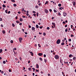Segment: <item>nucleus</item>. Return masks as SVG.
Here are the masks:
<instances>
[{
    "instance_id": "obj_1",
    "label": "nucleus",
    "mask_w": 76,
    "mask_h": 76,
    "mask_svg": "<svg viewBox=\"0 0 76 76\" xmlns=\"http://www.w3.org/2000/svg\"><path fill=\"white\" fill-rule=\"evenodd\" d=\"M55 58L56 59H58L59 58V56L58 55H56L55 56Z\"/></svg>"
},
{
    "instance_id": "obj_2",
    "label": "nucleus",
    "mask_w": 76,
    "mask_h": 76,
    "mask_svg": "<svg viewBox=\"0 0 76 76\" xmlns=\"http://www.w3.org/2000/svg\"><path fill=\"white\" fill-rule=\"evenodd\" d=\"M61 42V40H60V39H58V40H57V42H56V43L57 44H59V43H60Z\"/></svg>"
},
{
    "instance_id": "obj_3",
    "label": "nucleus",
    "mask_w": 76,
    "mask_h": 76,
    "mask_svg": "<svg viewBox=\"0 0 76 76\" xmlns=\"http://www.w3.org/2000/svg\"><path fill=\"white\" fill-rule=\"evenodd\" d=\"M44 11L46 13H48V10L45 9Z\"/></svg>"
},
{
    "instance_id": "obj_4",
    "label": "nucleus",
    "mask_w": 76,
    "mask_h": 76,
    "mask_svg": "<svg viewBox=\"0 0 76 76\" xmlns=\"http://www.w3.org/2000/svg\"><path fill=\"white\" fill-rule=\"evenodd\" d=\"M60 62L61 63V64H62L63 63V60L62 59H60Z\"/></svg>"
},
{
    "instance_id": "obj_5",
    "label": "nucleus",
    "mask_w": 76,
    "mask_h": 76,
    "mask_svg": "<svg viewBox=\"0 0 76 76\" xmlns=\"http://www.w3.org/2000/svg\"><path fill=\"white\" fill-rule=\"evenodd\" d=\"M43 53H38V55L39 56H41L43 55Z\"/></svg>"
},
{
    "instance_id": "obj_6",
    "label": "nucleus",
    "mask_w": 76,
    "mask_h": 76,
    "mask_svg": "<svg viewBox=\"0 0 76 76\" xmlns=\"http://www.w3.org/2000/svg\"><path fill=\"white\" fill-rule=\"evenodd\" d=\"M67 13H66L65 12H64L63 15L64 16V17H66V16Z\"/></svg>"
},
{
    "instance_id": "obj_7",
    "label": "nucleus",
    "mask_w": 76,
    "mask_h": 76,
    "mask_svg": "<svg viewBox=\"0 0 76 76\" xmlns=\"http://www.w3.org/2000/svg\"><path fill=\"white\" fill-rule=\"evenodd\" d=\"M72 3L74 6H75V5H76V3L75 1H73Z\"/></svg>"
},
{
    "instance_id": "obj_8",
    "label": "nucleus",
    "mask_w": 76,
    "mask_h": 76,
    "mask_svg": "<svg viewBox=\"0 0 76 76\" xmlns=\"http://www.w3.org/2000/svg\"><path fill=\"white\" fill-rule=\"evenodd\" d=\"M31 29L32 31L34 30V31H35V28L34 27H32L31 28Z\"/></svg>"
},
{
    "instance_id": "obj_9",
    "label": "nucleus",
    "mask_w": 76,
    "mask_h": 76,
    "mask_svg": "<svg viewBox=\"0 0 76 76\" xmlns=\"http://www.w3.org/2000/svg\"><path fill=\"white\" fill-rule=\"evenodd\" d=\"M52 25H53L54 26L55 28L56 24H55V23H53V22H52Z\"/></svg>"
},
{
    "instance_id": "obj_10",
    "label": "nucleus",
    "mask_w": 76,
    "mask_h": 76,
    "mask_svg": "<svg viewBox=\"0 0 76 76\" xmlns=\"http://www.w3.org/2000/svg\"><path fill=\"white\" fill-rule=\"evenodd\" d=\"M69 58H72V57H73V56H72V54H70L69 56Z\"/></svg>"
},
{
    "instance_id": "obj_11",
    "label": "nucleus",
    "mask_w": 76,
    "mask_h": 76,
    "mask_svg": "<svg viewBox=\"0 0 76 76\" xmlns=\"http://www.w3.org/2000/svg\"><path fill=\"white\" fill-rule=\"evenodd\" d=\"M36 66L37 68H39V65L38 64H36Z\"/></svg>"
},
{
    "instance_id": "obj_12",
    "label": "nucleus",
    "mask_w": 76,
    "mask_h": 76,
    "mask_svg": "<svg viewBox=\"0 0 76 76\" xmlns=\"http://www.w3.org/2000/svg\"><path fill=\"white\" fill-rule=\"evenodd\" d=\"M22 40H23L22 38L20 37L19 38V40H20L21 41H22Z\"/></svg>"
},
{
    "instance_id": "obj_13",
    "label": "nucleus",
    "mask_w": 76,
    "mask_h": 76,
    "mask_svg": "<svg viewBox=\"0 0 76 76\" xmlns=\"http://www.w3.org/2000/svg\"><path fill=\"white\" fill-rule=\"evenodd\" d=\"M28 70L30 71H31V70L32 69L31 68H28Z\"/></svg>"
},
{
    "instance_id": "obj_14",
    "label": "nucleus",
    "mask_w": 76,
    "mask_h": 76,
    "mask_svg": "<svg viewBox=\"0 0 76 76\" xmlns=\"http://www.w3.org/2000/svg\"><path fill=\"white\" fill-rule=\"evenodd\" d=\"M36 28H39V26L38 25H36Z\"/></svg>"
},
{
    "instance_id": "obj_15",
    "label": "nucleus",
    "mask_w": 76,
    "mask_h": 76,
    "mask_svg": "<svg viewBox=\"0 0 76 76\" xmlns=\"http://www.w3.org/2000/svg\"><path fill=\"white\" fill-rule=\"evenodd\" d=\"M44 61L45 63H46L47 62V59H44Z\"/></svg>"
},
{
    "instance_id": "obj_16",
    "label": "nucleus",
    "mask_w": 76,
    "mask_h": 76,
    "mask_svg": "<svg viewBox=\"0 0 76 76\" xmlns=\"http://www.w3.org/2000/svg\"><path fill=\"white\" fill-rule=\"evenodd\" d=\"M30 53L31 54V56H33L34 53L33 52H30Z\"/></svg>"
},
{
    "instance_id": "obj_17",
    "label": "nucleus",
    "mask_w": 76,
    "mask_h": 76,
    "mask_svg": "<svg viewBox=\"0 0 76 76\" xmlns=\"http://www.w3.org/2000/svg\"><path fill=\"white\" fill-rule=\"evenodd\" d=\"M58 6H59V7H61V4H58Z\"/></svg>"
},
{
    "instance_id": "obj_18",
    "label": "nucleus",
    "mask_w": 76,
    "mask_h": 76,
    "mask_svg": "<svg viewBox=\"0 0 76 76\" xmlns=\"http://www.w3.org/2000/svg\"><path fill=\"white\" fill-rule=\"evenodd\" d=\"M3 51V50H2V49H0V53H2V52Z\"/></svg>"
},
{
    "instance_id": "obj_19",
    "label": "nucleus",
    "mask_w": 76,
    "mask_h": 76,
    "mask_svg": "<svg viewBox=\"0 0 76 76\" xmlns=\"http://www.w3.org/2000/svg\"><path fill=\"white\" fill-rule=\"evenodd\" d=\"M2 6L3 7H4V8H5L6 7V6L4 4H3V5H2Z\"/></svg>"
},
{
    "instance_id": "obj_20",
    "label": "nucleus",
    "mask_w": 76,
    "mask_h": 76,
    "mask_svg": "<svg viewBox=\"0 0 76 76\" xmlns=\"http://www.w3.org/2000/svg\"><path fill=\"white\" fill-rule=\"evenodd\" d=\"M64 44H65L64 42H62V43H61V45H64Z\"/></svg>"
},
{
    "instance_id": "obj_21",
    "label": "nucleus",
    "mask_w": 76,
    "mask_h": 76,
    "mask_svg": "<svg viewBox=\"0 0 76 76\" xmlns=\"http://www.w3.org/2000/svg\"><path fill=\"white\" fill-rule=\"evenodd\" d=\"M48 1H46V2L45 3V5L47 4H48Z\"/></svg>"
},
{
    "instance_id": "obj_22",
    "label": "nucleus",
    "mask_w": 76,
    "mask_h": 76,
    "mask_svg": "<svg viewBox=\"0 0 76 76\" xmlns=\"http://www.w3.org/2000/svg\"><path fill=\"white\" fill-rule=\"evenodd\" d=\"M13 6H15V7H16L17 6V4H13Z\"/></svg>"
},
{
    "instance_id": "obj_23",
    "label": "nucleus",
    "mask_w": 76,
    "mask_h": 76,
    "mask_svg": "<svg viewBox=\"0 0 76 76\" xmlns=\"http://www.w3.org/2000/svg\"><path fill=\"white\" fill-rule=\"evenodd\" d=\"M3 64H5L6 63V62L5 61H3Z\"/></svg>"
},
{
    "instance_id": "obj_24",
    "label": "nucleus",
    "mask_w": 76,
    "mask_h": 76,
    "mask_svg": "<svg viewBox=\"0 0 76 76\" xmlns=\"http://www.w3.org/2000/svg\"><path fill=\"white\" fill-rule=\"evenodd\" d=\"M23 20H22V18H20V21H22Z\"/></svg>"
},
{
    "instance_id": "obj_25",
    "label": "nucleus",
    "mask_w": 76,
    "mask_h": 76,
    "mask_svg": "<svg viewBox=\"0 0 76 76\" xmlns=\"http://www.w3.org/2000/svg\"><path fill=\"white\" fill-rule=\"evenodd\" d=\"M12 26H13V27H14L15 26V24H14V23H12Z\"/></svg>"
},
{
    "instance_id": "obj_26",
    "label": "nucleus",
    "mask_w": 76,
    "mask_h": 76,
    "mask_svg": "<svg viewBox=\"0 0 76 76\" xmlns=\"http://www.w3.org/2000/svg\"><path fill=\"white\" fill-rule=\"evenodd\" d=\"M2 32H3V34H5V31H4V30H3V31H2Z\"/></svg>"
},
{
    "instance_id": "obj_27",
    "label": "nucleus",
    "mask_w": 76,
    "mask_h": 76,
    "mask_svg": "<svg viewBox=\"0 0 76 76\" xmlns=\"http://www.w3.org/2000/svg\"><path fill=\"white\" fill-rule=\"evenodd\" d=\"M58 15H59L60 16H61V13L60 12H58Z\"/></svg>"
},
{
    "instance_id": "obj_28",
    "label": "nucleus",
    "mask_w": 76,
    "mask_h": 76,
    "mask_svg": "<svg viewBox=\"0 0 76 76\" xmlns=\"http://www.w3.org/2000/svg\"><path fill=\"white\" fill-rule=\"evenodd\" d=\"M10 42L11 43H12L13 42V41L12 40H11V41H10Z\"/></svg>"
},
{
    "instance_id": "obj_29",
    "label": "nucleus",
    "mask_w": 76,
    "mask_h": 76,
    "mask_svg": "<svg viewBox=\"0 0 76 76\" xmlns=\"http://www.w3.org/2000/svg\"><path fill=\"white\" fill-rule=\"evenodd\" d=\"M39 59H40L41 61H42V58H39Z\"/></svg>"
},
{
    "instance_id": "obj_30",
    "label": "nucleus",
    "mask_w": 76,
    "mask_h": 76,
    "mask_svg": "<svg viewBox=\"0 0 76 76\" xmlns=\"http://www.w3.org/2000/svg\"><path fill=\"white\" fill-rule=\"evenodd\" d=\"M53 11L54 12H57V10H54Z\"/></svg>"
},
{
    "instance_id": "obj_31",
    "label": "nucleus",
    "mask_w": 76,
    "mask_h": 76,
    "mask_svg": "<svg viewBox=\"0 0 76 76\" xmlns=\"http://www.w3.org/2000/svg\"><path fill=\"white\" fill-rule=\"evenodd\" d=\"M8 11V10H5V12L6 13H7V11Z\"/></svg>"
},
{
    "instance_id": "obj_32",
    "label": "nucleus",
    "mask_w": 76,
    "mask_h": 76,
    "mask_svg": "<svg viewBox=\"0 0 76 76\" xmlns=\"http://www.w3.org/2000/svg\"><path fill=\"white\" fill-rule=\"evenodd\" d=\"M42 28H43V26H40L39 27V28H40V29Z\"/></svg>"
},
{
    "instance_id": "obj_33",
    "label": "nucleus",
    "mask_w": 76,
    "mask_h": 76,
    "mask_svg": "<svg viewBox=\"0 0 76 76\" xmlns=\"http://www.w3.org/2000/svg\"><path fill=\"white\" fill-rule=\"evenodd\" d=\"M72 41L71 39H69V42H71Z\"/></svg>"
},
{
    "instance_id": "obj_34",
    "label": "nucleus",
    "mask_w": 76,
    "mask_h": 76,
    "mask_svg": "<svg viewBox=\"0 0 76 76\" xmlns=\"http://www.w3.org/2000/svg\"><path fill=\"white\" fill-rule=\"evenodd\" d=\"M43 35H44V36H45L46 35V34L45 33H43Z\"/></svg>"
},
{
    "instance_id": "obj_35",
    "label": "nucleus",
    "mask_w": 76,
    "mask_h": 76,
    "mask_svg": "<svg viewBox=\"0 0 76 76\" xmlns=\"http://www.w3.org/2000/svg\"><path fill=\"white\" fill-rule=\"evenodd\" d=\"M11 1L12 2H15V1L14 0H11Z\"/></svg>"
},
{
    "instance_id": "obj_36",
    "label": "nucleus",
    "mask_w": 76,
    "mask_h": 76,
    "mask_svg": "<svg viewBox=\"0 0 76 76\" xmlns=\"http://www.w3.org/2000/svg\"><path fill=\"white\" fill-rule=\"evenodd\" d=\"M64 64H68V62L67 61V62H65V61H64Z\"/></svg>"
},
{
    "instance_id": "obj_37",
    "label": "nucleus",
    "mask_w": 76,
    "mask_h": 76,
    "mask_svg": "<svg viewBox=\"0 0 76 76\" xmlns=\"http://www.w3.org/2000/svg\"><path fill=\"white\" fill-rule=\"evenodd\" d=\"M38 6L37 5L36 6H35V8H38Z\"/></svg>"
},
{
    "instance_id": "obj_38",
    "label": "nucleus",
    "mask_w": 76,
    "mask_h": 76,
    "mask_svg": "<svg viewBox=\"0 0 76 76\" xmlns=\"http://www.w3.org/2000/svg\"><path fill=\"white\" fill-rule=\"evenodd\" d=\"M68 31V30L67 29V28L65 30V31L66 32H67Z\"/></svg>"
},
{
    "instance_id": "obj_39",
    "label": "nucleus",
    "mask_w": 76,
    "mask_h": 76,
    "mask_svg": "<svg viewBox=\"0 0 76 76\" xmlns=\"http://www.w3.org/2000/svg\"><path fill=\"white\" fill-rule=\"evenodd\" d=\"M76 59V57H74L73 58V60H75Z\"/></svg>"
},
{
    "instance_id": "obj_40",
    "label": "nucleus",
    "mask_w": 76,
    "mask_h": 76,
    "mask_svg": "<svg viewBox=\"0 0 76 76\" xmlns=\"http://www.w3.org/2000/svg\"><path fill=\"white\" fill-rule=\"evenodd\" d=\"M49 11H50V12H51L52 11V9H49Z\"/></svg>"
},
{
    "instance_id": "obj_41",
    "label": "nucleus",
    "mask_w": 76,
    "mask_h": 76,
    "mask_svg": "<svg viewBox=\"0 0 76 76\" xmlns=\"http://www.w3.org/2000/svg\"><path fill=\"white\" fill-rule=\"evenodd\" d=\"M73 25H71V28L73 29V27H73Z\"/></svg>"
},
{
    "instance_id": "obj_42",
    "label": "nucleus",
    "mask_w": 76,
    "mask_h": 76,
    "mask_svg": "<svg viewBox=\"0 0 76 76\" xmlns=\"http://www.w3.org/2000/svg\"><path fill=\"white\" fill-rule=\"evenodd\" d=\"M46 55L45 54H44V57H46Z\"/></svg>"
},
{
    "instance_id": "obj_43",
    "label": "nucleus",
    "mask_w": 76,
    "mask_h": 76,
    "mask_svg": "<svg viewBox=\"0 0 76 76\" xmlns=\"http://www.w3.org/2000/svg\"><path fill=\"white\" fill-rule=\"evenodd\" d=\"M33 15L34 16H36V14H33Z\"/></svg>"
},
{
    "instance_id": "obj_44",
    "label": "nucleus",
    "mask_w": 76,
    "mask_h": 76,
    "mask_svg": "<svg viewBox=\"0 0 76 76\" xmlns=\"http://www.w3.org/2000/svg\"><path fill=\"white\" fill-rule=\"evenodd\" d=\"M33 13H36V12H35V11H34V10H33Z\"/></svg>"
},
{
    "instance_id": "obj_45",
    "label": "nucleus",
    "mask_w": 76,
    "mask_h": 76,
    "mask_svg": "<svg viewBox=\"0 0 76 76\" xmlns=\"http://www.w3.org/2000/svg\"><path fill=\"white\" fill-rule=\"evenodd\" d=\"M72 59H71V58L69 59V61H72Z\"/></svg>"
},
{
    "instance_id": "obj_46",
    "label": "nucleus",
    "mask_w": 76,
    "mask_h": 76,
    "mask_svg": "<svg viewBox=\"0 0 76 76\" xmlns=\"http://www.w3.org/2000/svg\"><path fill=\"white\" fill-rule=\"evenodd\" d=\"M47 29L48 30L50 29V27H47Z\"/></svg>"
},
{
    "instance_id": "obj_47",
    "label": "nucleus",
    "mask_w": 76,
    "mask_h": 76,
    "mask_svg": "<svg viewBox=\"0 0 76 76\" xmlns=\"http://www.w3.org/2000/svg\"><path fill=\"white\" fill-rule=\"evenodd\" d=\"M37 16H39V13L37 12Z\"/></svg>"
},
{
    "instance_id": "obj_48",
    "label": "nucleus",
    "mask_w": 76,
    "mask_h": 76,
    "mask_svg": "<svg viewBox=\"0 0 76 76\" xmlns=\"http://www.w3.org/2000/svg\"><path fill=\"white\" fill-rule=\"evenodd\" d=\"M2 19L1 18H0V21H2Z\"/></svg>"
},
{
    "instance_id": "obj_49",
    "label": "nucleus",
    "mask_w": 76,
    "mask_h": 76,
    "mask_svg": "<svg viewBox=\"0 0 76 76\" xmlns=\"http://www.w3.org/2000/svg\"><path fill=\"white\" fill-rule=\"evenodd\" d=\"M59 9H60V10H61L62 11V9H61V7H60Z\"/></svg>"
},
{
    "instance_id": "obj_50",
    "label": "nucleus",
    "mask_w": 76,
    "mask_h": 76,
    "mask_svg": "<svg viewBox=\"0 0 76 76\" xmlns=\"http://www.w3.org/2000/svg\"><path fill=\"white\" fill-rule=\"evenodd\" d=\"M13 52H14L15 54H16V52H15V51L14 50H13Z\"/></svg>"
},
{
    "instance_id": "obj_51",
    "label": "nucleus",
    "mask_w": 76,
    "mask_h": 76,
    "mask_svg": "<svg viewBox=\"0 0 76 76\" xmlns=\"http://www.w3.org/2000/svg\"><path fill=\"white\" fill-rule=\"evenodd\" d=\"M19 24L20 25H22V23H19Z\"/></svg>"
},
{
    "instance_id": "obj_52",
    "label": "nucleus",
    "mask_w": 76,
    "mask_h": 76,
    "mask_svg": "<svg viewBox=\"0 0 76 76\" xmlns=\"http://www.w3.org/2000/svg\"><path fill=\"white\" fill-rule=\"evenodd\" d=\"M38 45L39 46V47H41V46L40 45V44H38Z\"/></svg>"
},
{
    "instance_id": "obj_53",
    "label": "nucleus",
    "mask_w": 76,
    "mask_h": 76,
    "mask_svg": "<svg viewBox=\"0 0 76 76\" xmlns=\"http://www.w3.org/2000/svg\"><path fill=\"white\" fill-rule=\"evenodd\" d=\"M18 14H20L21 12H18Z\"/></svg>"
},
{
    "instance_id": "obj_54",
    "label": "nucleus",
    "mask_w": 76,
    "mask_h": 76,
    "mask_svg": "<svg viewBox=\"0 0 76 76\" xmlns=\"http://www.w3.org/2000/svg\"><path fill=\"white\" fill-rule=\"evenodd\" d=\"M28 27L29 28H31V26H30V25L28 26Z\"/></svg>"
},
{
    "instance_id": "obj_55",
    "label": "nucleus",
    "mask_w": 76,
    "mask_h": 76,
    "mask_svg": "<svg viewBox=\"0 0 76 76\" xmlns=\"http://www.w3.org/2000/svg\"><path fill=\"white\" fill-rule=\"evenodd\" d=\"M67 25H65V28H66V27H67Z\"/></svg>"
},
{
    "instance_id": "obj_56",
    "label": "nucleus",
    "mask_w": 76,
    "mask_h": 76,
    "mask_svg": "<svg viewBox=\"0 0 76 76\" xmlns=\"http://www.w3.org/2000/svg\"><path fill=\"white\" fill-rule=\"evenodd\" d=\"M71 37H74V35H73V34H71Z\"/></svg>"
},
{
    "instance_id": "obj_57",
    "label": "nucleus",
    "mask_w": 76,
    "mask_h": 76,
    "mask_svg": "<svg viewBox=\"0 0 76 76\" xmlns=\"http://www.w3.org/2000/svg\"><path fill=\"white\" fill-rule=\"evenodd\" d=\"M36 70L37 72H39L38 70H37V69H36Z\"/></svg>"
},
{
    "instance_id": "obj_58",
    "label": "nucleus",
    "mask_w": 76,
    "mask_h": 76,
    "mask_svg": "<svg viewBox=\"0 0 76 76\" xmlns=\"http://www.w3.org/2000/svg\"><path fill=\"white\" fill-rule=\"evenodd\" d=\"M8 13L9 14H10V11H9L8 12Z\"/></svg>"
},
{
    "instance_id": "obj_59",
    "label": "nucleus",
    "mask_w": 76,
    "mask_h": 76,
    "mask_svg": "<svg viewBox=\"0 0 76 76\" xmlns=\"http://www.w3.org/2000/svg\"><path fill=\"white\" fill-rule=\"evenodd\" d=\"M11 71H12L10 69H9V72H11Z\"/></svg>"
},
{
    "instance_id": "obj_60",
    "label": "nucleus",
    "mask_w": 76,
    "mask_h": 76,
    "mask_svg": "<svg viewBox=\"0 0 76 76\" xmlns=\"http://www.w3.org/2000/svg\"><path fill=\"white\" fill-rule=\"evenodd\" d=\"M24 9L23 8L22 9V11H23V12L24 11Z\"/></svg>"
},
{
    "instance_id": "obj_61",
    "label": "nucleus",
    "mask_w": 76,
    "mask_h": 76,
    "mask_svg": "<svg viewBox=\"0 0 76 76\" xmlns=\"http://www.w3.org/2000/svg\"><path fill=\"white\" fill-rule=\"evenodd\" d=\"M1 73L2 74H4V72H3V71H1Z\"/></svg>"
},
{
    "instance_id": "obj_62",
    "label": "nucleus",
    "mask_w": 76,
    "mask_h": 76,
    "mask_svg": "<svg viewBox=\"0 0 76 76\" xmlns=\"http://www.w3.org/2000/svg\"><path fill=\"white\" fill-rule=\"evenodd\" d=\"M1 27H3L4 26H3V25L2 24H1Z\"/></svg>"
},
{
    "instance_id": "obj_63",
    "label": "nucleus",
    "mask_w": 76,
    "mask_h": 76,
    "mask_svg": "<svg viewBox=\"0 0 76 76\" xmlns=\"http://www.w3.org/2000/svg\"><path fill=\"white\" fill-rule=\"evenodd\" d=\"M63 24H66V22H65V21H63Z\"/></svg>"
},
{
    "instance_id": "obj_64",
    "label": "nucleus",
    "mask_w": 76,
    "mask_h": 76,
    "mask_svg": "<svg viewBox=\"0 0 76 76\" xmlns=\"http://www.w3.org/2000/svg\"><path fill=\"white\" fill-rule=\"evenodd\" d=\"M20 59V60H22V58L20 57L19 58Z\"/></svg>"
}]
</instances>
